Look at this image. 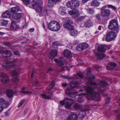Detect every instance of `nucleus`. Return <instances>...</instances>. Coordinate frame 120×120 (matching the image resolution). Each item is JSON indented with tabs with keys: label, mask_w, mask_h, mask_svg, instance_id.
Returning <instances> with one entry per match:
<instances>
[{
	"label": "nucleus",
	"mask_w": 120,
	"mask_h": 120,
	"mask_svg": "<svg viewBox=\"0 0 120 120\" xmlns=\"http://www.w3.org/2000/svg\"><path fill=\"white\" fill-rule=\"evenodd\" d=\"M90 72L88 71L86 75V77L89 79L90 80L86 84L87 86H84V89L88 95L89 99H92L94 101L99 100L100 98L99 93L101 94H104V91L99 87V85L95 82H93L90 79H94L95 76L90 74Z\"/></svg>",
	"instance_id": "1"
},
{
	"label": "nucleus",
	"mask_w": 120,
	"mask_h": 120,
	"mask_svg": "<svg viewBox=\"0 0 120 120\" xmlns=\"http://www.w3.org/2000/svg\"><path fill=\"white\" fill-rule=\"evenodd\" d=\"M17 61L16 58H10L9 61H5L2 64L3 67L6 69L14 68V69L11 71V73L13 75L12 81L16 82H18L19 80L17 76L18 75V67L14 64Z\"/></svg>",
	"instance_id": "2"
},
{
	"label": "nucleus",
	"mask_w": 120,
	"mask_h": 120,
	"mask_svg": "<svg viewBox=\"0 0 120 120\" xmlns=\"http://www.w3.org/2000/svg\"><path fill=\"white\" fill-rule=\"evenodd\" d=\"M48 27L51 30L57 31L59 30L60 28V25L58 22L56 21H52L49 23Z\"/></svg>",
	"instance_id": "3"
},
{
	"label": "nucleus",
	"mask_w": 120,
	"mask_h": 120,
	"mask_svg": "<svg viewBox=\"0 0 120 120\" xmlns=\"http://www.w3.org/2000/svg\"><path fill=\"white\" fill-rule=\"evenodd\" d=\"M106 46L105 45H101L98 46L97 48L98 50L100 52H98L96 54V56L97 58L99 59H101L104 58L105 55L103 52H105L106 50L105 47Z\"/></svg>",
	"instance_id": "4"
},
{
	"label": "nucleus",
	"mask_w": 120,
	"mask_h": 120,
	"mask_svg": "<svg viewBox=\"0 0 120 120\" xmlns=\"http://www.w3.org/2000/svg\"><path fill=\"white\" fill-rule=\"evenodd\" d=\"M33 8L35 9L36 11L40 12L42 10L41 5L42 3V2L41 0L36 1L33 0L31 3Z\"/></svg>",
	"instance_id": "5"
},
{
	"label": "nucleus",
	"mask_w": 120,
	"mask_h": 120,
	"mask_svg": "<svg viewBox=\"0 0 120 120\" xmlns=\"http://www.w3.org/2000/svg\"><path fill=\"white\" fill-rule=\"evenodd\" d=\"M74 100L71 98H66L63 101L60 102V104L62 105H65V107L67 108H69L73 105Z\"/></svg>",
	"instance_id": "6"
},
{
	"label": "nucleus",
	"mask_w": 120,
	"mask_h": 120,
	"mask_svg": "<svg viewBox=\"0 0 120 120\" xmlns=\"http://www.w3.org/2000/svg\"><path fill=\"white\" fill-rule=\"evenodd\" d=\"M118 25L117 21L115 19H114L111 20L109 22L108 27L109 29L111 30H115L116 31V30L118 28Z\"/></svg>",
	"instance_id": "7"
},
{
	"label": "nucleus",
	"mask_w": 120,
	"mask_h": 120,
	"mask_svg": "<svg viewBox=\"0 0 120 120\" xmlns=\"http://www.w3.org/2000/svg\"><path fill=\"white\" fill-rule=\"evenodd\" d=\"M79 5V1L77 0H72L66 4V5L68 7H70L73 10L75 9L76 7H78Z\"/></svg>",
	"instance_id": "8"
},
{
	"label": "nucleus",
	"mask_w": 120,
	"mask_h": 120,
	"mask_svg": "<svg viewBox=\"0 0 120 120\" xmlns=\"http://www.w3.org/2000/svg\"><path fill=\"white\" fill-rule=\"evenodd\" d=\"M117 32V31L116 30V32L111 31L109 32L106 37V41L109 42L112 41L116 37V33Z\"/></svg>",
	"instance_id": "9"
},
{
	"label": "nucleus",
	"mask_w": 120,
	"mask_h": 120,
	"mask_svg": "<svg viewBox=\"0 0 120 120\" xmlns=\"http://www.w3.org/2000/svg\"><path fill=\"white\" fill-rule=\"evenodd\" d=\"M73 23L72 21L69 19L66 20L63 24L64 28L69 30H71L74 29V27L72 25Z\"/></svg>",
	"instance_id": "10"
},
{
	"label": "nucleus",
	"mask_w": 120,
	"mask_h": 120,
	"mask_svg": "<svg viewBox=\"0 0 120 120\" xmlns=\"http://www.w3.org/2000/svg\"><path fill=\"white\" fill-rule=\"evenodd\" d=\"M107 7L106 5L103 6L101 8V15L103 17H105L109 16L111 12V11L109 9H106Z\"/></svg>",
	"instance_id": "11"
},
{
	"label": "nucleus",
	"mask_w": 120,
	"mask_h": 120,
	"mask_svg": "<svg viewBox=\"0 0 120 120\" xmlns=\"http://www.w3.org/2000/svg\"><path fill=\"white\" fill-rule=\"evenodd\" d=\"M0 79L2 82L4 84L8 82L9 81V79L8 75L4 73H2L1 74Z\"/></svg>",
	"instance_id": "12"
},
{
	"label": "nucleus",
	"mask_w": 120,
	"mask_h": 120,
	"mask_svg": "<svg viewBox=\"0 0 120 120\" xmlns=\"http://www.w3.org/2000/svg\"><path fill=\"white\" fill-rule=\"evenodd\" d=\"M74 89L73 88H68L65 91V94L70 97H74L77 94L73 92Z\"/></svg>",
	"instance_id": "13"
},
{
	"label": "nucleus",
	"mask_w": 120,
	"mask_h": 120,
	"mask_svg": "<svg viewBox=\"0 0 120 120\" xmlns=\"http://www.w3.org/2000/svg\"><path fill=\"white\" fill-rule=\"evenodd\" d=\"M87 106H85L84 107V108L83 109L81 110L79 113V117L81 119H82L86 115V112L89 110L88 108H87Z\"/></svg>",
	"instance_id": "14"
},
{
	"label": "nucleus",
	"mask_w": 120,
	"mask_h": 120,
	"mask_svg": "<svg viewBox=\"0 0 120 120\" xmlns=\"http://www.w3.org/2000/svg\"><path fill=\"white\" fill-rule=\"evenodd\" d=\"M88 46L87 44L85 43H82L76 47V49L77 51H80L86 48Z\"/></svg>",
	"instance_id": "15"
},
{
	"label": "nucleus",
	"mask_w": 120,
	"mask_h": 120,
	"mask_svg": "<svg viewBox=\"0 0 120 120\" xmlns=\"http://www.w3.org/2000/svg\"><path fill=\"white\" fill-rule=\"evenodd\" d=\"M78 118L77 115L75 113H73L68 116L66 120H77Z\"/></svg>",
	"instance_id": "16"
},
{
	"label": "nucleus",
	"mask_w": 120,
	"mask_h": 120,
	"mask_svg": "<svg viewBox=\"0 0 120 120\" xmlns=\"http://www.w3.org/2000/svg\"><path fill=\"white\" fill-rule=\"evenodd\" d=\"M0 104L4 108H7L9 105L8 102L3 98H0Z\"/></svg>",
	"instance_id": "17"
},
{
	"label": "nucleus",
	"mask_w": 120,
	"mask_h": 120,
	"mask_svg": "<svg viewBox=\"0 0 120 120\" xmlns=\"http://www.w3.org/2000/svg\"><path fill=\"white\" fill-rule=\"evenodd\" d=\"M52 95V93L51 92H48L46 94H41V96L42 98L48 100L51 99Z\"/></svg>",
	"instance_id": "18"
},
{
	"label": "nucleus",
	"mask_w": 120,
	"mask_h": 120,
	"mask_svg": "<svg viewBox=\"0 0 120 120\" xmlns=\"http://www.w3.org/2000/svg\"><path fill=\"white\" fill-rule=\"evenodd\" d=\"M12 52L9 50H6L4 51L2 54V56L4 58L10 57L12 55Z\"/></svg>",
	"instance_id": "19"
},
{
	"label": "nucleus",
	"mask_w": 120,
	"mask_h": 120,
	"mask_svg": "<svg viewBox=\"0 0 120 120\" xmlns=\"http://www.w3.org/2000/svg\"><path fill=\"white\" fill-rule=\"evenodd\" d=\"M22 14L21 13H16L12 15V17L13 19L15 20H19L21 18Z\"/></svg>",
	"instance_id": "20"
},
{
	"label": "nucleus",
	"mask_w": 120,
	"mask_h": 120,
	"mask_svg": "<svg viewBox=\"0 0 120 120\" xmlns=\"http://www.w3.org/2000/svg\"><path fill=\"white\" fill-rule=\"evenodd\" d=\"M64 55L68 58L70 59L72 57V55L70 51L68 49H65L64 52Z\"/></svg>",
	"instance_id": "21"
},
{
	"label": "nucleus",
	"mask_w": 120,
	"mask_h": 120,
	"mask_svg": "<svg viewBox=\"0 0 120 120\" xmlns=\"http://www.w3.org/2000/svg\"><path fill=\"white\" fill-rule=\"evenodd\" d=\"M61 0H48V6L50 8L53 6L56 2L60 1Z\"/></svg>",
	"instance_id": "22"
},
{
	"label": "nucleus",
	"mask_w": 120,
	"mask_h": 120,
	"mask_svg": "<svg viewBox=\"0 0 120 120\" xmlns=\"http://www.w3.org/2000/svg\"><path fill=\"white\" fill-rule=\"evenodd\" d=\"M116 64L113 62H112L109 64L106 67L108 70H111L114 68L116 66Z\"/></svg>",
	"instance_id": "23"
},
{
	"label": "nucleus",
	"mask_w": 120,
	"mask_h": 120,
	"mask_svg": "<svg viewBox=\"0 0 120 120\" xmlns=\"http://www.w3.org/2000/svg\"><path fill=\"white\" fill-rule=\"evenodd\" d=\"M63 60L64 59L63 58H60L59 60L56 59H54V61L57 63V65L60 66H61L64 65Z\"/></svg>",
	"instance_id": "24"
},
{
	"label": "nucleus",
	"mask_w": 120,
	"mask_h": 120,
	"mask_svg": "<svg viewBox=\"0 0 120 120\" xmlns=\"http://www.w3.org/2000/svg\"><path fill=\"white\" fill-rule=\"evenodd\" d=\"M79 83L76 81H72L70 82L69 86L71 88L77 87L79 86Z\"/></svg>",
	"instance_id": "25"
},
{
	"label": "nucleus",
	"mask_w": 120,
	"mask_h": 120,
	"mask_svg": "<svg viewBox=\"0 0 120 120\" xmlns=\"http://www.w3.org/2000/svg\"><path fill=\"white\" fill-rule=\"evenodd\" d=\"M11 30H16L19 28L18 26L17 25L15 21H13L10 26Z\"/></svg>",
	"instance_id": "26"
},
{
	"label": "nucleus",
	"mask_w": 120,
	"mask_h": 120,
	"mask_svg": "<svg viewBox=\"0 0 120 120\" xmlns=\"http://www.w3.org/2000/svg\"><path fill=\"white\" fill-rule=\"evenodd\" d=\"M57 51L56 50H52L50 53V58L51 59L53 58L57 55Z\"/></svg>",
	"instance_id": "27"
},
{
	"label": "nucleus",
	"mask_w": 120,
	"mask_h": 120,
	"mask_svg": "<svg viewBox=\"0 0 120 120\" xmlns=\"http://www.w3.org/2000/svg\"><path fill=\"white\" fill-rule=\"evenodd\" d=\"M11 15L9 12L8 11H6L1 15V17L3 18H8Z\"/></svg>",
	"instance_id": "28"
},
{
	"label": "nucleus",
	"mask_w": 120,
	"mask_h": 120,
	"mask_svg": "<svg viewBox=\"0 0 120 120\" xmlns=\"http://www.w3.org/2000/svg\"><path fill=\"white\" fill-rule=\"evenodd\" d=\"M66 8L64 7H61L59 9V12L61 15H64L66 14Z\"/></svg>",
	"instance_id": "29"
},
{
	"label": "nucleus",
	"mask_w": 120,
	"mask_h": 120,
	"mask_svg": "<svg viewBox=\"0 0 120 120\" xmlns=\"http://www.w3.org/2000/svg\"><path fill=\"white\" fill-rule=\"evenodd\" d=\"M21 10L19 6L11 8V12L13 13L20 11Z\"/></svg>",
	"instance_id": "30"
},
{
	"label": "nucleus",
	"mask_w": 120,
	"mask_h": 120,
	"mask_svg": "<svg viewBox=\"0 0 120 120\" xmlns=\"http://www.w3.org/2000/svg\"><path fill=\"white\" fill-rule=\"evenodd\" d=\"M80 15L79 11L77 10H74V13L72 16V17L74 18H77Z\"/></svg>",
	"instance_id": "31"
},
{
	"label": "nucleus",
	"mask_w": 120,
	"mask_h": 120,
	"mask_svg": "<svg viewBox=\"0 0 120 120\" xmlns=\"http://www.w3.org/2000/svg\"><path fill=\"white\" fill-rule=\"evenodd\" d=\"M7 96L10 98H11L13 95V91L12 90H9L7 91Z\"/></svg>",
	"instance_id": "32"
},
{
	"label": "nucleus",
	"mask_w": 120,
	"mask_h": 120,
	"mask_svg": "<svg viewBox=\"0 0 120 120\" xmlns=\"http://www.w3.org/2000/svg\"><path fill=\"white\" fill-rule=\"evenodd\" d=\"M99 84L100 86L104 88L107 85V82L104 80H101L100 81Z\"/></svg>",
	"instance_id": "33"
},
{
	"label": "nucleus",
	"mask_w": 120,
	"mask_h": 120,
	"mask_svg": "<svg viewBox=\"0 0 120 120\" xmlns=\"http://www.w3.org/2000/svg\"><path fill=\"white\" fill-rule=\"evenodd\" d=\"M92 23L90 20L89 19L86 21L84 23V25L86 27H88L92 25Z\"/></svg>",
	"instance_id": "34"
},
{
	"label": "nucleus",
	"mask_w": 120,
	"mask_h": 120,
	"mask_svg": "<svg viewBox=\"0 0 120 120\" xmlns=\"http://www.w3.org/2000/svg\"><path fill=\"white\" fill-rule=\"evenodd\" d=\"M100 3L96 0H94L92 1L91 4L92 6L98 7L99 6Z\"/></svg>",
	"instance_id": "35"
},
{
	"label": "nucleus",
	"mask_w": 120,
	"mask_h": 120,
	"mask_svg": "<svg viewBox=\"0 0 120 120\" xmlns=\"http://www.w3.org/2000/svg\"><path fill=\"white\" fill-rule=\"evenodd\" d=\"M74 107L75 110H77L81 109L82 106L80 104L76 103L74 105Z\"/></svg>",
	"instance_id": "36"
},
{
	"label": "nucleus",
	"mask_w": 120,
	"mask_h": 120,
	"mask_svg": "<svg viewBox=\"0 0 120 120\" xmlns=\"http://www.w3.org/2000/svg\"><path fill=\"white\" fill-rule=\"evenodd\" d=\"M70 30V33L71 35L72 36H75L76 35L78 34V31L77 30H75L73 29Z\"/></svg>",
	"instance_id": "37"
},
{
	"label": "nucleus",
	"mask_w": 120,
	"mask_h": 120,
	"mask_svg": "<svg viewBox=\"0 0 120 120\" xmlns=\"http://www.w3.org/2000/svg\"><path fill=\"white\" fill-rule=\"evenodd\" d=\"M49 11H48L47 10H43L41 12V14L40 15V16H45L46 15H48V14Z\"/></svg>",
	"instance_id": "38"
},
{
	"label": "nucleus",
	"mask_w": 120,
	"mask_h": 120,
	"mask_svg": "<svg viewBox=\"0 0 120 120\" xmlns=\"http://www.w3.org/2000/svg\"><path fill=\"white\" fill-rule=\"evenodd\" d=\"M61 77L63 78H65L66 79H77V75H74V76L72 78L71 77L65 75H62Z\"/></svg>",
	"instance_id": "39"
},
{
	"label": "nucleus",
	"mask_w": 120,
	"mask_h": 120,
	"mask_svg": "<svg viewBox=\"0 0 120 120\" xmlns=\"http://www.w3.org/2000/svg\"><path fill=\"white\" fill-rule=\"evenodd\" d=\"M26 88L25 87H23L22 89V91L21 92V93H23L24 94H31L32 93L31 92L25 91V90H26Z\"/></svg>",
	"instance_id": "40"
},
{
	"label": "nucleus",
	"mask_w": 120,
	"mask_h": 120,
	"mask_svg": "<svg viewBox=\"0 0 120 120\" xmlns=\"http://www.w3.org/2000/svg\"><path fill=\"white\" fill-rule=\"evenodd\" d=\"M55 82L54 80H52L51 84L50 85V87L48 90L49 91L52 89V88L55 85Z\"/></svg>",
	"instance_id": "41"
},
{
	"label": "nucleus",
	"mask_w": 120,
	"mask_h": 120,
	"mask_svg": "<svg viewBox=\"0 0 120 120\" xmlns=\"http://www.w3.org/2000/svg\"><path fill=\"white\" fill-rule=\"evenodd\" d=\"M107 7L109 8H110L112 9L113 10L116 11L117 9V8L114 6H113L112 5H108Z\"/></svg>",
	"instance_id": "42"
},
{
	"label": "nucleus",
	"mask_w": 120,
	"mask_h": 120,
	"mask_svg": "<svg viewBox=\"0 0 120 120\" xmlns=\"http://www.w3.org/2000/svg\"><path fill=\"white\" fill-rule=\"evenodd\" d=\"M88 12L90 14H92L94 12V9L92 8H89L87 9Z\"/></svg>",
	"instance_id": "43"
},
{
	"label": "nucleus",
	"mask_w": 120,
	"mask_h": 120,
	"mask_svg": "<svg viewBox=\"0 0 120 120\" xmlns=\"http://www.w3.org/2000/svg\"><path fill=\"white\" fill-rule=\"evenodd\" d=\"M85 18V16H81L79 17L77 19L78 21L79 22L82 21Z\"/></svg>",
	"instance_id": "44"
},
{
	"label": "nucleus",
	"mask_w": 120,
	"mask_h": 120,
	"mask_svg": "<svg viewBox=\"0 0 120 120\" xmlns=\"http://www.w3.org/2000/svg\"><path fill=\"white\" fill-rule=\"evenodd\" d=\"M23 3L26 5L29 4L31 0H22Z\"/></svg>",
	"instance_id": "45"
},
{
	"label": "nucleus",
	"mask_w": 120,
	"mask_h": 120,
	"mask_svg": "<svg viewBox=\"0 0 120 120\" xmlns=\"http://www.w3.org/2000/svg\"><path fill=\"white\" fill-rule=\"evenodd\" d=\"M24 101L25 100H22L19 103L18 106V107L19 108L21 106L24 102Z\"/></svg>",
	"instance_id": "46"
},
{
	"label": "nucleus",
	"mask_w": 120,
	"mask_h": 120,
	"mask_svg": "<svg viewBox=\"0 0 120 120\" xmlns=\"http://www.w3.org/2000/svg\"><path fill=\"white\" fill-rule=\"evenodd\" d=\"M77 100L79 102H82L84 101V99L82 98L79 97L78 98Z\"/></svg>",
	"instance_id": "47"
},
{
	"label": "nucleus",
	"mask_w": 120,
	"mask_h": 120,
	"mask_svg": "<svg viewBox=\"0 0 120 120\" xmlns=\"http://www.w3.org/2000/svg\"><path fill=\"white\" fill-rule=\"evenodd\" d=\"M94 68L95 69H96L97 71H99L100 69L101 68V67L100 66H98L96 65H95L94 66Z\"/></svg>",
	"instance_id": "48"
},
{
	"label": "nucleus",
	"mask_w": 120,
	"mask_h": 120,
	"mask_svg": "<svg viewBox=\"0 0 120 120\" xmlns=\"http://www.w3.org/2000/svg\"><path fill=\"white\" fill-rule=\"evenodd\" d=\"M96 19L98 20H100L101 19L100 17V15L99 14H97L96 16Z\"/></svg>",
	"instance_id": "49"
},
{
	"label": "nucleus",
	"mask_w": 120,
	"mask_h": 120,
	"mask_svg": "<svg viewBox=\"0 0 120 120\" xmlns=\"http://www.w3.org/2000/svg\"><path fill=\"white\" fill-rule=\"evenodd\" d=\"M8 22V21L6 20H3L2 22V25L5 26L6 25Z\"/></svg>",
	"instance_id": "50"
},
{
	"label": "nucleus",
	"mask_w": 120,
	"mask_h": 120,
	"mask_svg": "<svg viewBox=\"0 0 120 120\" xmlns=\"http://www.w3.org/2000/svg\"><path fill=\"white\" fill-rule=\"evenodd\" d=\"M10 109H9L7 111H6L5 113V115L6 116H8L9 115V112Z\"/></svg>",
	"instance_id": "51"
},
{
	"label": "nucleus",
	"mask_w": 120,
	"mask_h": 120,
	"mask_svg": "<svg viewBox=\"0 0 120 120\" xmlns=\"http://www.w3.org/2000/svg\"><path fill=\"white\" fill-rule=\"evenodd\" d=\"M77 75L79 77L81 78H83V75L81 73H78Z\"/></svg>",
	"instance_id": "52"
},
{
	"label": "nucleus",
	"mask_w": 120,
	"mask_h": 120,
	"mask_svg": "<svg viewBox=\"0 0 120 120\" xmlns=\"http://www.w3.org/2000/svg\"><path fill=\"white\" fill-rule=\"evenodd\" d=\"M3 45H4L8 46H9L10 44L9 42H6L3 44Z\"/></svg>",
	"instance_id": "53"
},
{
	"label": "nucleus",
	"mask_w": 120,
	"mask_h": 120,
	"mask_svg": "<svg viewBox=\"0 0 120 120\" xmlns=\"http://www.w3.org/2000/svg\"><path fill=\"white\" fill-rule=\"evenodd\" d=\"M14 53L15 55H19L20 52L18 50H16L14 52Z\"/></svg>",
	"instance_id": "54"
},
{
	"label": "nucleus",
	"mask_w": 120,
	"mask_h": 120,
	"mask_svg": "<svg viewBox=\"0 0 120 120\" xmlns=\"http://www.w3.org/2000/svg\"><path fill=\"white\" fill-rule=\"evenodd\" d=\"M66 69H67V70H68V68L66 67H63L61 69L60 71H62L64 70H65Z\"/></svg>",
	"instance_id": "55"
},
{
	"label": "nucleus",
	"mask_w": 120,
	"mask_h": 120,
	"mask_svg": "<svg viewBox=\"0 0 120 120\" xmlns=\"http://www.w3.org/2000/svg\"><path fill=\"white\" fill-rule=\"evenodd\" d=\"M57 45V44L56 42H54L53 43L52 45V46L54 48L56 47V46Z\"/></svg>",
	"instance_id": "56"
},
{
	"label": "nucleus",
	"mask_w": 120,
	"mask_h": 120,
	"mask_svg": "<svg viewBox=\"0 0 120 120\" xmlns=\"http://www.w3.org/2000/svg\"><path fill=\"white\" fill-rule=\"evenodd\" d=\"M74 9L73 10H74ZM74 13V10H71L69 12V14L70 15H73Z\"/></svg>",
	"instance_id": "57"
},
{
	"label": "nucleus",
	"mask_w": 120,
	"mask_h": 120,
	"mask_svg": "<svg viewBox=\"0 0 120 120\" xmlns=\"http://www.w3.org/2000/svg\"><path fill=\"white\" fill-rule=\"evenodd\" d=\"M68 84L67 83H64L62 84V86L64 87H66L67 85Z\"/></svg>",
	"instance_id": "58"
},
{
	"label": "nucleus",
	"mask_w": 120,
	"mask_h": 120,
	"mask_svg": "<svg viewBox=\"0 0 120 120\" xmlns=\"http://www.w3.org/2000/svg\"><path fill=\"white\" fill-rule=\"evenodd\" d=\"M52 69L51 68L49 69L47 71V73H49L50 71H52Z\"/></svg>",
	"instance_id": "59"
},
{
	"label": "nucleus",
	"mask_w": 120,
	"mask_h": 120,
	"mask_svg": "<svg viewBox=\"0 0 120 120\" xmlns=\"http://www.w3.org/2000/svg\"><path fill=\"white\" fill-rule=\"evenodd\" d=\"M74 43L75 44H78L79 43V41H78L75 40L74 41Z\"/></svg>",
	"instance_id": "60"
},
{
	"label": "nucleus",
	"mask_w": 120,
	"mask_h": 120,
	"mask_svg": "<svg viewBox=\"0 0 120 120\" xmlns=\"http://www.w3.org/2000/svg\"><path fill=\"white\" fill-rule=\"evenodd\" d=\"M89 0H82V3L83 4H84L86 2Z\"/></svg>",
	"instance_id": "61"
},
{
	"label": "nucleus",
	"mask_w": 120,
	"mask_h": 120,
	"mask_svg": "<svg viewBox=\"0 0 120 120\" xmlns=\"http://www.w3.org/2000/svg\"><path fill=\"white\" fill-rule=\"evenodd\" d=\"M110 100V98H107L106 100V102L107 103H108L109 102Z\"/></svg>",
	"instance_id": "62"
},
{
	"label": "nucleus",
	"mask_w": 120,
	"mask_h": 120,
	"mask_svg": "<svg viewBox=\"0 0 120 120\" xmlns=\"http://www.w3.org/2000/svg\"><path fill=\"white\" fill-rule=\"evenodd\" d=\"M38 83V81L37 80L35 79L34 82V84H35L37 85Z\"/></svg>",
	"instance_id": "63"
},
{
	"label": "nucleus",
	"mask_w": 120,
	"mask_h": 120,
	"mask_svg": "<svg viewBox=\"0 0 120 120\" xmlns=\"http://www.w3.org/2000/svg\"><path fill=\"white\" fill-rule=\"evenodd\" d=\"M117 120H120V113L119 114L118 116Z\"/></svg>",
	"instance_id": "64"
}]
</instances>
